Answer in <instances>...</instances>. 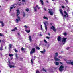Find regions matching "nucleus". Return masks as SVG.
Segmentation results:
<instances>
[{"instance_id": "f257e3e1", "label": "nucleus", "mask_w": 73, "mask_h": 73, "mask_svg": "<svg viewBox=\"0 0 73 73\" xmlns=\"http://www.w3.org/2000/svg\"><path fill=\"white\" fill-rule=\"evenodd\" d=\"M17 13L16 16L17 17V19H16L15 22L16 23H18L19 21H21V20L20 19V17L19 16V15H20V10H16Z\"/></svg>"}, {"instance_id": "f03ea898", "label": "nucleus", "mask_w": 73, "mask_h": 73, "mask_svg": "<svg viewBox=\"0 0 73 73\" xmlns=\"http://www.w3.org/2000/svg\"><path fill=\"white\" fill-rule=\"evenodd\" d=\"M55 55L54 56V59L55 61H60L61 60L60 59L57 58V56H58V53H55Z\"/></svg>"}, {"instance_id": "7ed1b4c3", "label": "nucleus", "mask_w": 73, "mask_h": 73, "mask_svg": "<svg viewBox=\"0 0 73 73\" xmlns=\"http://www.w3.org/2000/svg\"><path fill=\"white\" fill-rule=\"evenodd\" d=\"M64 66L63 65H61L60 66V67L59 68V70L60 72H61L64 70Z\"/></svg>"}, {"instance_id": "20e7f679", "label": "nucleus", "mask_w": 73, "mask_h": 73, "mask_svg": "<svg viewBox=\"0 0 73 73\" xmlns=\"http://www.w3.org/2000/svg\"><path fill=\"white\" fill-rule=\"evenodd\" d=\"M66 64H68L69 65H72L73 66V62H71V60H69L68 61H67L66 62Z\"/></svg>"}, {"instance_id": "39448f33", "label": "nucleus", "mask_w": 73, "mask_h": 73, "mask_svg": "<svg viewBox=\"0 0 73 73\" xmlns=\"http://www.w3.org/2000/svg\"><path fill=\"white\" fill-rule=\"evenodd\" d=\"M66 39H67V38H62V42H64V43H63V45H64V44L66 43Z\"/></svg>"}, {"instance_id": "423d86ee", "label": "nucleus", "mask_w": 73, "mask_h": 73, "mask_svg": "<svg viewBox=\"0 0 73 73\" xmlns=\"http://www.w3.org/2000/svg\"><path fill=\"white\" fill-rule=\"evenodd\" d=\"M37 7L38 8V9H40V8L39 7H38V5H37L36 6V7H34V10L35 11V12H37Z\"/></svg>"}, {"instance_id": "0eeeda50", "label": "nucleus", "mask_w": 73, "mask_h": 73, "mask_svg": "<svg viewBox=\"0 0 73 73\" xmlns=\"http://www.w3.org/2000/svg\"><path fill=\"white\" fill-rule=\"evenodd\" d=\"M35 48H32L30 52V54H32V53H35Z\"/></svg>"}, {"instance_id": "6e6552de", "label": "nucleus", "mask_w": 73, "mask_h": 73, "mask_svg": "<svg viewBox=\"0 0 73 73\" xmlns=\"http://www.w3.org/2000/svg\"><path fill=\"white\" fill-rule=\"evenodd\" d=\"M50 29L53 30L54 32H56V29L55 28V27L54 26H52L50 28Z\"/></svg>"}, {"instance_id": "1a4fd4ad", "label": "nucleus", "mask_w": 73, "mask_h": 73, "mask_svg": "<svg viewBox=\"0 0 73 73\" xmlns=\"http://www.w3.org/2000/svg\"><path fill=\"white\" fill-rule=\"evenodd\" d=\"M15 4H14L12 5L11 6V7H10V11H11L12 9H13V8H15Z\"/></svg>"}, {"instance_id": "9d476101", "label": "nucleus", "mask_w": 73, "mask_h": 73, "mask_svg": "<svg viewBox=\"0 0 73 73\" xmlns=\"http://www.w3.org/2000/svg\"><path fill=\"white\" fill-rule=\"evenodd\" d=\"M62 38L61 36H58V38H57V40H58V41H61V39Z\"/></svg>"}, {"instance_id": "9b49d317", "label": "nucleus", "mask_w": 73, "mask_h": 73, "mask_svg": "<svg viewBox=\"0 0 73 73\" xmlns=\"http://www.w3.org/2000/svg\"><path fill=\"white\" fill-rule=\"evenodd\" d=\"M0 23L1 24V26L2 27L4 26V23L3 21H0Z\"/></svg>"}, {"instance_id": "f8f14e48", "label": "nucleus", "mask_w": 73, "mask_h": 73, "mask_svg": "<svg viewBox=\"0 0 73 73\" xmlns=\"http://www.w3.org/2000/svg\"><path fill=\"white\" fill-rule=\"evenodd\" d=\"M17 28L16 27H15L13 29L11 30V31L12 32H15V31H17Z\"/></svg>"}, {"instance_id": "ddd939ff", "label": "nucleus", "mask_w": 73, "mask_h": 73, "mask_svg": "<svg viewBox=\"0 0 73 73\" xmlns=\"http://www.w3.org/2000/svg\"><path fill=\"white\" fill-rule=\"evenodd\" d=\"M60 12L61 14V15H62V16H63V17H64V14H63V13L62 12V10L61 9H60Z\"/></svg>"}, {"instance_id": "4468645a", "label": "nucleus", "mask_w": 73, "mask_h": 73, "mask_svg": "<svg viewBox=\"0 0 73 73\" xmlns=\"http://www.w3.org/2000/svg\"><path fill=\"white\" fill-rule=\"evenodd\" d=\"M44 24L45 25V29L46 31H47V29H48V28L47 27V25H46V24L45 23V22H44Z\"/></svg>"}, {"instance_id": "2eb2a0df", "label": "nucleus", "mask_w": 73, "mask_h": 73, "mask_svg": "<svg viewBox=\"0 0 73 73\" xmlns=\"http://www.w3.org/2000/svg\"><path fill=\"white\" fill-rule=\"evenodd\" d=\"M41 71L42 72L43 71V72H46L47 71L46 69H45V68H43L41 70Z\"/></svg>"}, {"instance_id": "dca6fc26", "label": "nucleus", "mask_w": 73, "mask_h": 73, "mask_svg": "<svg viewBox=\"0 0 73 73\" xmlns=\"http://www.w3.org/2000/svg\"><path fill=\"white\" fill-rule=\"evenodd\" d=\"M29 40L30 41V42H32V39L31 38V36H29Z\"/></svg>"}, {"instance_id": "f3484780", "label": "nucleus", "mask_w": 73, "mask_h": 73, "mask_svg": "<svg viewBox=\"0 0 73 73\" xmlns=\"http://www.w3.org/2000/svg\"><path fill=\"white\" fill-rule=\"evenodd\" d=\"M49 13L50 14V15H53V13L51 11H49Z\"/></svg>"}, {"instance_id": "a211bd4d", "label": "nucleus", "mask_w": 73, "mask_h": 73, "mask_svg": "<svg viewBox=\"0 0 73 73\" xmlns=\"http://www.w3.org/2000/svg\"><path fill=\"white\" fill-rule=\"evenodd\" d=\"M64 13H65V14H66V15L67 17H68V13H67V12H66L65 11H64Z\"/></svg>"}, {"instance_id": "6ab92c4d", "label": "nucleus", "mask_w": 73, "mask_h": 73, "mask_svg": "<svg viewBox=\"0 0 73 73\" xmlns=\"http://www.w3.org/2000/svg\"><path fill=\"white\" fill-rule=\"evenodd\" d=\"M3 46H2V45H1V48H0V50L1 51H2L3 50Z\"/></svg>"}, {"instance_id": "aec40b11", "label": "nucleus", "mask_w": 73, "mask_h": 73, "mask_svg": "<svg viewBox=\"0 0 73 73\" xmlns=\"http://www.w3.org/2000/svg\"><path fill=\"white\" fill-rule=\"evenodd\" d=\"M29 11V9L28 8H27L25 9V11L26 12H28Z\"/></svg>"}, {"instance_id": "412c9836", "label": "nucleus", "mask_w": 73, "mask_h": 73, "mask_svg": "<svg viewBox=\"0 0 73 73\" xmlns=\"http://www.w3.org/2000/svg\"><path fill=\"white\" fill-rule=\"evenodd\" d=\"M9 66L10 68H15V66L14 65H9Z\"/></svg>"}, {"instance_id": "4be33fe9", "label": "nucleus", "mask_w": 73, "mask_h": 73, "mask_svg": "<svg viewBox=\"0 0 73 73\" xmlns=\"http://www.w3.org/2000/svg\"><path fill=\"white\" fill-rule=\"evenodd\" d=\"M44 19H46V20H48V18L44 16L43 17Z\"/></svg>"}, {"instance_id": "5701e85b", "label": "nucleus", "mask_w": 73, "mask_h": 73, "mask_svg": "<svg viewBox=\"0 0 73 73\" xmlns=\"http://www.w3.org/2000/svg\"><path fill=\"white\" fill-rule=\"evenodd\" d=\"M40 1L41 2L42 5H44V2H43V1L42 0H40Z\"/></svg>"}, {"instance_id": "b1692460", "label": "nucleus", "mask_w": 73, "mask_h": 73, "mask_svg": "<svg viewBox=\"0 0 73 73\" xmlns=\"http://www.w3.org/2000/svg\"><path fill=\"white\" fill-rule=\"evenodd\" d=\"M25 31L27 32V33H29L30 32V30H25Z\"/></svg>"}, {"instance_id": "393cba45", "label": "nucleus", "mask_w": 73, "mask_h": 73, "mask_svg": "<svg viewBox=\"0 0 73 73\" xmlns=\"http://www.w3.org/2000/svg\"><path fill=\"white\" fill-rule=\"evenodd\" d=\"M9 48H10V49H11V48H12V44H10L9 45Z\"/></svg>"}, {"instance_id": "a878e982", "label": "nucleus", "mask_w": 73, "mask_h": 73, "mask_svg": "<svg viewBox=\"0 0 73 73\" xmlns=\"http://www.w3.org/2000/svg\"><path fill=\"white\" fill-rule=\"evenodd\" d=\"M36 49H38V50H39V49H40V48L38 47H36Z\"/></svg>"}, {"instance_id": "bb28decb", "label": "nucleus", "mask_w": 73, "mask_h": 73, "mask_svg": "<svg viewBox=\"0 0 73 73\" xmlns=\"http://www.w3.org/2000/svg\"><path fill=\"white\" fill-rule=\"evenodd\" d=\"M55 65H59V63L58 62H56Z\"/></svg>"}, {"instance_id": "cd10ccee", "label": "nucleus", "mask_w": 73, "mask_h": 73, "mask_svg": "<svg viewBox=\"0 0 73 73\" xmlns=\"http://www.w3.org/2000/svg\"><path fill=\"white\" fill-rule=\"evenodd\" d=\"M36 73H40V72L38 70H37L36 72Z\"/></svg>"}, {"instance_id": "c85d7f7f", "label": "nucleus", "mask_w": 73, "mask_h": 73, "mask_svg": "<svg viewBox=\"0 0 73 73\" xmlns=\"http://www.w3.org/2000/svg\"><path fill=\"white\" fill-rule=\"evenodd\" d=\"M0 36L1 37H4V36L3 34H1V33H0Z\"/></svg>"}, {"instance_id": "c756f323", "label": "nucleus", "mask_w": 73, "mask_h": 73, "mask_svg": "<svg viewBox=\"0 0 73 73\" xmlns=\"http://www.w3.org/2000/svg\"><path fill=\"white\" fill-rule=\"evenodd\" d=\"M23 17H25V15H25V12H23Z\"/></svg>"}, {"instance_id": "7c9ffc66", "label": "nucleus", "mask_w": 73, "mask_h": 73, "mask_svg": "<svg viewBox=\"0 0 73 73\" xmlns=\"http://www.w3.org/2000/svg\"><path fill=\"white\" fill-rule=\"evenodd\" d=\"M9 56L10 57H12V56H13V54H9Z\"/></svg>"}, {"instance_id": "2f4dec72", "label": "nucleus", "mask_w": 73, "mask_h": 73, "mask_svg": "<svg viewBox=\"0 0 73 73\" xmlns=\"http://www.w3.org/2000/svg\"><path fill=\"white\" fill-rule=\"evenodd\" d=\"M8 62L9 63V65H12V64H11V62H10V61L9 60L8 61Z\"/></svg>"}, {"instance_id": "473e14b6", "label": "nucleus", "mask_w": 73, "mask_h": 73, "mask_svg": "<svg viewBox=\"0 0 73 73\" xmlns=\"http://www.w3.org/2000/svg\"><path fill=\"white\" fill-rule=\"evenodd\" d=\"M14 51H15V52H18V51L16 50V48H15L14 49Z\"/></svg>"}, {"instance_id": "72a5a7b5", "label": "nucleus", "mask_w": 73, "mask_h": 73, "mask_svg": "<svg viewBox=\"0 0 73 73\" xmlns=\"http://www.w3.org/2000/svg\"><path fill=\"white\" fill-rule=\"evenodd\" d=\"M58 57L59 58H62V56H58Z\"/></svg>"}, {"instance_id": "f704fd0d", "label": "nucleus", "mask_w": 73, "mask_h": 73, "mask_svg": "<svg viewBox=\"0 0 73 73\" xmlns=\"http://www.w3.org/2000/svg\"><path fill=\"white\" fill-rule=\"evenodd\" d=\"M63 35H65V36H66L67 33H63Z\"/></svg>"}, {"instance_id": "c9c22d12", "label": "nucleus", "mask_w": 73, "mask_h": 73, "mask_svg": "<svg viewBox=\"0 0 73 73\" xmlns=\"http://www.w3.org/2000/svg\"><path fill=\"white\" fill-rule=\"evenodd\" d=\"M44 42H45V43H47L48 42L46 40H45V39L44 40Z\"/></svg>"}, {"instance_id": "e433bc0d", "label": "nucleus", "mask_w": 73, "mask_h": 73, "mask_svg": "<svg viewBox=\"0 0 73 73\" xmlns=\"http://www.w3.org/2000/svg\"><path fill=\"white\" fill-rule=\"evenodd\" d=\"M24 27H25L26 29H27V28H28V27L26 26V25L24 26Z\"/></svg>"}, {"instance_id": "4c0bfd02", "label": "nucleus", "mask_w": 73, "mask_h": 73, "mask_svg": "<svg viewBox=\"0 0 73 73\" xmlns=\"http://www.w3.org/2000/svg\"><path fill=\"white\" fill-rule=\"evenodd\" d=\"M21 50H24V48H23V47H22L21 49Z\"/></svg>"}, {"instance_id": "58836bf2", "label": "nucleus", "mask_w": 73, "mask_h": 73, "mask_svg": "<svg viewBox=\"0 0 73 73\" xmlns=\"http://www.w3.org/2000/svg\"><path fill=\"white\" fill-rule=\"evenodd\" d=\"M20 59L21 60V61H22L23 60V58H20Z\"/></svg>"}, {"instance_id": "ea45409f", "label": "nucleus", "mask_w": 73, "mask_h": 73, "mask_svg": "<svg viewBox=\"0 0 73 73\" xmlns=\"http://www.w3.org/2000/svg\"><path fill=\"white\" fill-rule=\"evenodd\" d=\"M61 8H65V6H61Z\"/></svg>"}, {"instance_id": "a19ab883", "label": "nucleus", "mask_w": 73, "mask_h": 73, "mask_svg": "<svg viewBox=\"0 0 73 73\" xmlns=\"http://www.w3.org/2000/svg\"><path fill=\"white\" fill-rule=\"evenodd\" d=\"M31 62L32 64H33V61H32V59H31Z\"/></svg>"}, {"instance_id": "79ce46f5", "label": "nucleus", "mask_w": 73, "mask_h": 73, "mask_svg": "<svg viewBox=\"0 0 73 73\" xmlns=\"http://www.w3.org/2000/svg\"><path fill=\"white\" fill-rule=\"evenodd\" d=\"M70 47H67V48H66V49L67 50H68V49H70Z\"/></svg>"}, {"instance_id": "37998d69", "label": "nucleus", "mask_w": 73, "mask_h": 73, "mask_svg": "<svg viewBox=\"0 0 73 73\" xmlns=\"http://www.w3.org/2000/svg\"><path fill=\"white\" fill-rule=\"evenodd\" d=\"M15 56H16V58H17L18 57V56H17V54H16Z\"/></svg>"}, {"instance_id": "c03bdc74", "label": "nucleus", "mask_w": 73, "mask_h": 73, "mask_svg": "<svg viewBox=\"0 0 73 73\" xmlns=\"http://www.w3.org/2000/svg\"><path fill=\"white\" fill-rule=\"evenodd\" d=\"M17 34L18 35V36H20V33H17Z\"/></svg>"}, {"instance_id": "a18cd8bd", "label": "nucleus", "mask_w": 73, "mask_h": 73, "mask_svg": "<svg viewBox=\"0 0 73 73\" xmlns=\"http://www.w3.org/2000/svg\"><path fill=\"white\" fill-rule=\"evenodd\" d=\"M45 52H46L45 49H44L43 50V52L44 53H45Z\"/></svg>"}, {"instance_id": "49530a36", "label": "nucleus", "mask_w": 73, "mask_h": 73, "mask_svg": "<svg viewBox=\"0 0 73 73\" xmlns=\"http://www.w3.org/2000/svg\"><path fill=\"white\" fill-rule=\"evenodd\" d=\"M5 41V40H2V42L3 43H4V42Z\"/></svg>"}, {"instance_id": "de8ad7c7", "label": "nucleus", "mask_w": 73, "mask_h": 73, "mask_svg": "<svg viewBox=\"0 0 73 73\" xmlns=\"http://www.w3.org/2000/svg\"><path fill=\"white\" fill-rule=\"evenodd\" d=\"M46 38H47V39H49V37H48V36H47L46 37Z\"/></svg>"}, {"instance_id": "09e8293b", "label": "nucleus", "mask_w": 73, "mask_h": 73, "mask_svg": "<svg viewBox=\"0 0 73 73\" xmlns=\"http://www.w3.org/2000/svg\"><path fill=\"white\" fill-rule=\"evenodd\" d=\"M40 52V53H44V52L43 51H41Z\"/></svg>"}, {"instance_id": "8fccbe9b", "label": "nucleus", "mask_w": 73, "mask_h": 73, "mask_svg": "<svg viewBox=\"0 0 73 73\" xmlns=\"http://www.w3.org/2000/svg\"><path fill=\"white\" fill-rule=\"evenodd\" d=\"M41 29H42V25H41Z\"/></svg>"}, {"instance_id": "3c124183", "label": "nucleus", "mask_w": 73, "mask_h": 73, "mask_svg": "<svg viewBox=\"0 0 73 73\" xmlns=\"http://www.w3.org/2000/svg\"><path fill=\"white\" fill-rule=\"evenodd\" d=\"M22 1L23 2H25V0H22Z\"/></svg>"}, {"instance_id": "603ef678", "label": "nucleus", "mask_w": 73, "mask_h": 73, "mask_svg": "<svg viewBox=\"0 0 73 73\" xmlns=\"http://www.w3.org/2000/svg\"><path fill=\"white\" fill-rule=\"evenodd\" d=\"M64 17H65V18H66V17H67V16H66V15H64Z\"/></svg>"}, {"instance_id": "864d4df0", "label": "nucleus", "mask_w": 73, "mask_h": 73, "mask_svg": "<svg viewBox=\"0 0 73 73\" xmlns=\"http://www.w3.org/2000/svg\"><path fill=\"white\" fill-rule=\"evenodd\" d=\"M50 33H48V35L49 36H50Z\"/></svg>"}, {"instance_id": "5fc2aeb1", "label": "nucleus", "mask_w": 73, "mask_h": 73, "mask_svg": "<svg viewBox=\"0 0 73 73\" xmlns=\"http://www.w3.org/2000/svg\"><path fill=\"white\" fill-rule=\"evenodd\" d=\"M51 25H52L53 24V23H51L50 24Z\"/></svg>"}, {"instance_id": "6e6d98bb", "label": "nucleus", "mask_w": 73, "mask_h": 73, "mask_svg": "<svg viewBox=\"0 0 73 73\" xmlns=\"http://www.w3.org/2000/svg\"><path fill=\"white\" fill-rule=\"evenodd\" d=\"M60 64H61V65H63V64L61 62H60Z\"/></svg>"}, {"instance_id": "4d7b16f0", "label": "nucleus", "mask_w": 73, "mask_h": 73, "mask_svg": "<svg viewBox=\"0 0 73 73\" xmlns=\"http://www.w3.org/2000/svg\"><path fill=\"white\" fill-rule=\"evenodd\" d=\"M61 53H63V51H61Z\"/></svg>"}, {"instance_id": "13d9d810", "label": "nucleus", "mask_w": 73, "mask_h": 73, "mask_svg": "<svg viewBox=\"0 0 73 73\" xmlns=\"http://www.w3.org/2000/svg\"><path fill=\"white\" fill-rule=\"evenodd\" d=\"M66 1L67 2V3H68V0H66Z\"/></svg>"}, {"instance_id": "bf43d9fd", "label": "nucleus", "mask_w": 73, "mask_h": 73, "mask_svg": "<svg viewBox=\"0 0 73 73\" xmlns=\"http://www.w3.org/2000/svg\"><path fill=\"white\" fill-rule=\"evenodd\" d=\"M19 6L21 5V4H19Z\"/></svg>"}, {"instance_id": "052dcab7", "label": "nucleus", "mask_w": 73, "mask_h": 73, "mask_svg": "<svg viewBox=\"0 0 73 73\" xmlns=\"http://www.w3.org/2000/svg\"><path fill=\"white\" fill-rule=\"evenodd\" d=\"M1 41L0 40V43H1Z\"/></svg>"}, {"instance_id": "680f3d73", "label": "nucleus", "mask_w": 73, "mask_h": 73, "mask_svg": "<svg viewBox=\"0 0 73 73\" xmlns=\"http://www.w3.org/2000/svg\"><path fill=\"white\" fill-rule=\"evenodd\" d=\"M44 9L45 11H46V9H45V8H44Z\"/></svg>"}, {"instance_id": "e2e57ef3", "label": "nucleus", "mask_w": 73, "mask_h": 73, "mask_svg": "<svg viewBox=\"0 0 73 73\" xmlns=\"http://www.w3.org/2000/svg\"><path fill=\"white\" fill-rule=\"evenodd\" d=\"M6 48H7V47H5V49H6Z\"/></svg>"}, {"instance_id": "0e129e2a", "label": "nucleus", "mask_w": 73, "mask_h": 73, "mask_svg": "<svg viewBox=\"0 0 73 73\" xmlns=\"http://www.w3.org/2000/svg\"><path fill=\"white\" fill-rule=\"evenodd\" d=\"M13 58H11V60H12Z\"/></svg>"}, {"instance_id": "69168bd1", "label": "nucleus", "mask_w": 73, "mask_h": 73, "mask_svg": "<svg viewBox=\"0 0 73 73\" xmlns=\"http://www.w3.org/2000/svg\"><path fill=\"white\" fill-rule=\"evenodd\" d=\"M48 10H49V11H50V9H48Z\"/></svg>"}, {"instance_id": "338daca9", "label": "nucleus", "mask_w": 73, "mask_h": 73, "mask_svg": "<svg viewBox=\"0 0 73 73\" xmlns=\"http://www.w3.org/2000/svg\"><path fill=\"white\" fill-rule=\"evenodd\" d=\"M40 36H42V35L41 34H40Z\"/></svg>"}, {"instance_id": "774afa93", "label": "nucleus", "mask_w": 73, "mask_h": 73, "mask_svg": "<svg viewBox=\"0 0 73 73\" xmlns=\"http://www.w3.org/2000/svg\"><path fill=\"white\" fill-rule=\"evenodd\" d=\"M1 70L0 71V73H1Z\"/></svg>"}]
</instances>
